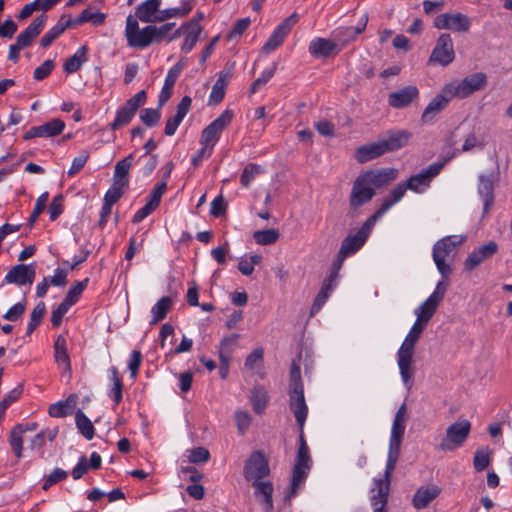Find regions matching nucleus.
<instances>
[{
    "label": "nucleus",
    "mask_w": 512,
    "mask_h": 512,
    "mask_svg": "<svg viewBox=\"0 0 512 512\" xmlns=\"http://www.w3.org/2000/svg\"><path fill=\"white\" fill-rule=\"evenodd\" d=\"M447 287L448 281L441 280L437 283L432 294L418 308L414 310L416 321L428 325L439 304L443 300L447 291Z\"/></svg>",
    "instance_id": "9d476101"
},
{
    "label": "nucleus",
    "mask_w": 512,
    "mask_h": 512,
    "mask_svg": "<svg viewBox=\"0 0 512 512\" xmlns=\"http://www.w3.org/2000/svg\"><path fill=\"white\" fill-rule=\"evenodd\" d=\"M249 400L253 411L260 415L265 411L270 397L268 391L263 386H255L250 392Z\"/></svg>",
    "instance_id": "4c0bfd02"
},
{
    "label": "nucleus",
    "mask_w": 512,
    "mask_h": 512,
    "mask_svg": "<svg viewBox=\"0 0 512 512\" xmlns=\"http://www.w3.org/2000/svg\"><path fill=\"white\" fill-rule=\"evenodd\" d=\"M167 186L165 182H159L150 192L147 202L157 208L161 201L162 196L166 192Z\"/></svg>",
    "instance_id": "69168bd1"
},
{
    "label": "nucleus",
    "mask_w": 512,
    "mask_h": 512,
    "mask_svg": "<svg viewBox=\"0 0 512 512\" xmlns=\"http://www.w3.org/2000/svg\"><path fill=\"white\" fill-rule=\"evenodd\" d=\"M70 305L66 303L64 300L57 306V308L53 309L51 313V323L53 327H59L62 323V319L65 314L70 309Z\"/></svg>",
    "instance_id": "338daca9"
},
{
    "label": "nucleus",
    "mask_w": 512,
    "mask_h": 512,
    "mask_svg": "<svg viewBox=\"0 0 512 512\" xmlns=\"http://www.w3.org/2000/svg\"><path fill=\"white\" fill-rule=\"evenodd\" d=\"M161 118L160 107L156 109L145 108L140 113L141 121L148 127L156 126Z\"/></svg>",
    "instance_id": "13d9d810"
},
{
    "label": "nucleus",
    "mask_w": 512,
    "mask_h": 512,
    "mask_svg": "<svg viewBox=\"0 0 512 512\" xmlns=\"http://www.w3.org/2000/svg\"><path fill=\"white\" fill-rule=\"evenodd\" d=\"M191 98L189 96H184L181 101L177 105L176 114L168 118L165 125V134L167 136H173L187 113L189 112L191 106Z\"/></svg>",
    "instance_id": "c756f323"
},
{
    "label": "nucleus",
    "mask_w": 512,
    "mask_h": 512,
    "mask_svg": "<svg viewBox=\"0 0 512 512\" xmlns=\"http://www.w3.org/2000/svg\"><path fill=\"white\" fill-rule=\"evenodd\" d=\"M440 488L436 485L422 486L413 496L412 504L416 509H423L440 494Z\"/></svg>",
    "instance_id": "72a5a7b5"
},
{
    "label": "nucleus",
    "mask_w": 512,
    "mask_h": 512,
    "mask_svg": "<svg viewBox=\"0 0 512 512\" xmlns=\"http://www.w3.org/2000/svg\"><path fill=\"white\" fill-rule=\"evenodd\" d=\"M36 276V264L31 263L17 264L13 266L4 278V282L7 284H15L22 286L25 284L31 285L34 282Z\"/></svg>",
    "instance_id": "6ab92c4d"
},
{
    "label": "nucleus",
    "mask_w": 512,
    "mask_h": 512,
    "mask_svg": "<svg viewBox=\"0 0 512 512\" xmlns=\"http://www.w3.org/2000/svg\"><path fill=\"white\" fill-rule=\"evenodd\" d=\"M264 351L262 348L254 349L245 360V367L253 370L254 368L262 365Z\"/></svg>",
    "instance_id": "774afa93"
},
{
    "label": "nucleus",
    "mask_w": 512,
    "mask_h": 512,
    "mask_svg": "<svg viewBox=\"0 0 512 512\" xmlns=\"http://www.w3.org/2000/svg\"><path fill=\"white\" fill-rule=\"evenodd\" d=\"M75 422L79 432L87 439L94 437L95 429L91 420L81 411L78 410L75 415Z\"/></svg>",
    "instance_id": "09e8293b"
},
{
    "label": "nucleus",
    "mask_w": 512,
    "mask_h": 512,
    "mask_svg": "<svg viewBox=\"0 0 512 512\" xmlns=\"http://www.w3.org/2000/svg\"><path fill=\"white\" fill-rule=\"evenodd\" d=\"M23 392V386L18 385L17 387L10 390L3 398L0 403V413H3L12 403L17 401Z\"/></svg>",
    "instance_id": "680f3d73"
},
{
    "label": "nucleus",
    "mask_w": 512,
    "mask_h": 512,
    "mask_svg": "<svg viewBox=\"0 0 512 512\" xmlns=\"http://www.w3.org/2000/svg\"><path fill=\"white\" fill-rule=\"evenodd\" d=\"M134 155L129 154L127 157L118 161L115 165L113 182L128 186L129 181L127 175L133 165Z\"/></svg>",
    "instance_id": "79ce46f5"
},
{
    "label": "nucleus",
    "mask_w": 512,
    "mask_h": 512,
    "mask_svg": "<svg viewBox=\"0 0 512 512\" xmlns=\"http://www.w3.org/2000/svg\"><path fill=\"white\" fill-rule=\"evenodd\" d=\"M146 100L147 93L145 90L139 91L128 99L123 106L117 109L115 118L110 124V129L115 131L128 125L134 118L137 110L146 103Z\"/></svg>",
    "instance_id": "1a4fd4ad"
},
{
    "label": "nucleus",
    "mask_w": 512,
    "mask_h": 512,
    "mask_svg": "<svg viewBox=\"0 0 512 512\" xmlns=\"http://www.w3.org/2000/svg\"><path fill=\"white\" fill-rule=\"evenodd\" d=\"M454 99L450 97L445 92V86L442 88L441 92L437 94L427 105L425 110L422 113L421 119L424 123L430 122L434 119V117L440 113L448 103Z\"/></svg>",
    "instance_id": "c85d7f7f"
},
{
    "label": "nucleus",
    "mask_w": 512,
    "mask_h": 512,
    "mask_svg": "<svg viewBox=\"0 0 512 512\" xmlns=\"http://www.w3.org/2000/svg\"><path fill=\"white\" fill-rule=\"evenodd\" d=\"M433 24L440 30L466 33L470 30L471 19L460 12L442 13L435 17Z\"/></svg>",
    "instance_id": "4468645a"
},
{
    "label": "nucleus",
    "mask_w": 512,
    "mask_h": 512,
    "mask_svg": "<svg viewBox=\"0 0 512 512\" xmlns=\"http://www.w3.org/2000/svg\"><path fill=\"white\" fill-rule=\"evenodd\" d=\"M24 433L25 429L23 427V424H19L12 429L10 434L9 444L17 458L22 457Z\"/></svg>",
    "instance_id": "de8ad7c7"
},
{
    "label": "nucleus",
    "mask_w": 512,
    "mask_h": 512,
    "mask_svg": "<svg viewBox=\"0 0 512 512\" xmlns=\"http://www.w3.org/2000/svg\"><path fill=\"white\" fill-rule=\"evenodd\" d=\"M342 265L337 263L336 261L332 264L331 270L329 275L324 279L322 283V287L320 290L331 294V292L335 289L337 286V280L339 277V271L341 269Z\"/></svg>",
    "instance_id": "864d4df0"
},
{
    "label": "nucleus",
    "mask_w": 512,
    "mask_h": 512,
    "mask_svg": "<svg viewBox=\"0 0 512 512\" xmlns=\"http://www.w3.org/2000/svg\"><path fill=\"white\" fill-rule=\"evenodd\" d=\"M477 193L483 201V214L486 215L494 203V180L492 175H479Z\"/></svg>",
    "instance_id": "b1692460"
},
{
    "label": "nucleus",
    "mask_w": 512,
    "mask_h": 512,
    "mask_svg": "<svg viewBox=\"0 0 512 512\" xmlns=\"http://www.w3.org/2000/svg\"><path fill=\"white\" fill-rule=\"evenodd\" d=\"M234 113L230 109L224 110L213 120L201 134L200 144L213 149L220 139L221 133L232 122Z\"/></svg>",
    "instance_id": "f8f14e48"
},
{
    "label": "nucleus",
    "mask_w": 512,
    "mask_h": 512,
    "mask_svg": "<svg viewBox=\"0 0 512 512\" xmlns=\"http://www.w3.org/2000/svg\"><path fill=\"white\" fill-rule=\"evenodd\" d=\"M54 360L65 373L71 372V361L68 354L67 340L65 336L59 335L54 342Z\"/></svg>",
    "instance_id": "473e14b6"
},
{
    "label": "nucleus",
    "mask_w": 512,
    "mask_h": 512,
    "mask_svg": "<svg viewBox=\"0 0 512 512\" xmlns=\"http://www.w3.org/2000/svg\"><path fill=\"white\" fill-rule=\"evenodd\" d=\"M128 186L113 182L111 187L106 191L103 202L109 205H114L122 197L124 190Z\"/></svg>",
    "instance_id": "4d7b16f0"
},
{
    "label": "nucleus",
    "mask_w": 512,
    "mask_h": 512,
    "mask_svg": "<svg viewBox=\"0 0 512 512\" xmlns=\"http://www.w3.org/2000/svg\"><path fill=\"white\" fill-rule=\"evenodd\" d=\"M277 69V63H272V65L265 70L262 71L261 75L251 84L249 92L251 94L256 93L260 89H262L274 76Z\"/></svg>",
    "instance_id": "3c124183"
},
{
    "label": "nucleus",
    "mask_w": 512,
    "mask_h": 512,
    "mask_svg": "<svg viewBox=\"0 0 512 512\" xmlns=\"http://www.w3.org/2000/svg\"><path fill=\"white\" fill-rule=\"evenodd\" d=\"M237 339H238V335H231V336L225 337L219 345V349H218L219 357H221V354H222V356L230 359L231 353L233 351V347L235 346Z\"/></svg>",
    "instance_id": "0e129e2a"
},
{
    "label": "nucleus",
    "mask_w": 512,
    "mask_h": 512,
    "mask_svg": "<svg viewBox=\"0 0 512 512\" xmlns=\"http://www.w3.org/2000/svg\"><path fill=\"white\" fill-rule=\"evenodd\" d=\"M172 299L169 296L160 298L156 304L151 308V320L150 324H156L162 321L170 311L172 307Z\"/></svg>",
    "instance_id": "37998d69"
},
{
    "label": "nucleus",
    "mask_w": 512,
    "mask_h": 512,
    "mask_svg": "<svg viewBox=\"0 0 512 512\" xmlns=\"http://www.w3.org/2000/svg\"><path fill=\"white\" fill-rule=\"evenodd\" d=\"M289 407L293 412L296 422L303 432L304 424L308 415V407L305 401L303 390H289Z\"/></svg>",
    "instance_id": "412c9836"
},
{
    "label": "nucleus",
    "mask_w": 512,
    "mask_h": 512,
    "mask_svg": "<svg viewBox=\"0 0 512 512\" xmlns=\"http://www.w3.org/2000/svg\"><path fill=\"white\" fill-rule=\"evenodd\" d=\"M455 58V51L453 48V41L448 33H442L432 50L429 58V63L439 64L443 67L448 66Z\"/></svg>",
    "instance_id": "2eb2a0df"
},
{
    "label": "nucleus",
    "mask_w": 512,
    "mask_h": 512,
    "mask_svg": "<svg viewBox=\"0 0 512 512\" xmlns=\"http://www.w3.org/2000/svg\"><path fill=\"white\" fill-rule=\"evenodd\" d=\"M471 430V423L468 420H460L452 423L446 430V435L439 444L442 451H454L461 447L467 440Z\"/></svg>",
    "instance_id": "9b49d317"
},
{
    "label": "nucleus",
    "mask_w": 512,
    "mask_h": 512,
    "mask_svg": "<svg viewBox=\"0 0 512 512\" xmlns=\"http://www.w3.org/2000/svg\"><path fill=\"white\" fill-rule=\"evenodd\" d=\"M46 20L47 16L45 15L35 18L30 25L17 36L16 42L19 43V46L24 48L30 46L44 28Z\"/></svg>",
    "instance_id": "7c9ffc66"
},
{
    "label": "nucleus",
    "mask_w": 512,
    "mask_h": 512,
    "mask_svg": "<svg viewBox=\"0 0 512 512\" xmlns=\"http://www.w3.org/2000/svg\"><path fill=\"white\" fill-rule=\"evenodd\" d=\"M462 242V237L453 235L443 237L433 246V260L438 272L441 274L443 280L445 281H447L452 271L450 264L447 263L446 260L454 256L457 246H459Z\"/></svg>",
    "instance_id": "39448f33"
},
{
    "label": "nucleus",
    "mask_w": 512,
    "mask_h": 512,
    "mask_svg": "<svg viewBox=\"0 0 512 512\" xmlns=\"http://www.w3.org/2000/svg\"><path fill=\"white\" fill-rule=\"evenodd\" d=\"M419 95L415 86H406L389 95L388 103L393 108H403L408 106Z\"/></svg>",
    "instance_id": "2f4dec72"
},
{
    "label": "nucleus",
    "mask_w": 512,
    "mask_h": 512,
    "mask_svg": "<svg viewBox=\"0 0 512 512\" xmlns=\"http://www.w3.org/2000/svg\"><path fill=\"white\" fill-rule=\"evenodd\" d=\"M185 66L186 59H181L168 70L158 98V104L160 107H162L171 97L174 85Z\"/></svg>",
    "instance_id": "5701e85b"
},
{
    "label": "nucleus",
    "mask_w": 512,
    "mask_h": 512,
    "mask_svg": "<svg viewBox=\"0 0 512 512\" xmlns=\"http://www.w3.org/2000/svg\"><path fill=\"white\" fill-rule=\"evenodd\" d=\"M362 174L365 175L367 181L375 189L385 187L394 181L398 177V170L396 168H381L368 170Z\"/></svg>",
    "instance_id": "393cba45"
},
{
    "label": "nucleus",
    "mask_w": 512,
    "mask_h": 512,
    "mask_svg": "<svg viewBox=\"0 0 512 512\" xmlns=\"http://www.w3.org/2000/svg\"><path fill=\"white\" fill-rule=\"evenodd\" d=\"M89 157V152L85 150L81 151L80 154L73 159L72 164L67 171V175L69 177H73L74 175L79 173L87 163Z\"/></svg>",
    "instance_id": "bf43d9fd"
},
{
    "label": "nucleus",
    "mask_w": 512,
    "mask_h": 512,
    "mask_svg": "<svg viewBox=\"0 0 512 512\" xmlns=\"http://www.w3.org/2000/svg\"><path fill=\"white\" fill-rule=\"evenodd\" d=\"M88 283H89V279L88 278H85L82 281L76 282L68 290V292H67V294H66V296L64 298V301L66 303H68L70 306H73L74 304H76L77 301L79 300L81 294L83 293V291L87 287Z\"/></svg>",
    "instance_id": "603ef678"
},
{
    "label": "nucleus",
    "mask_w": 512,
    "mask_h": 512,
    "mask_svg": "<svg viewBox=\"0 0 512 512\" xmlns=\"http://www.w3.org/2000/svg\"><path fill=\"white\" fill-rule=\"evenodd\" d=\"M309 53L315 58H327L340 52L335 40L317 37L309 44Z\"/></svg>",
    "instance_id": "a878e982"
},
{
    "label": "nucleus",
    "mask_w": 512,
    "mask_h": 512,
    "mask_svg": "<svg viewBox=\"0 0 512 512\" xmlns=\"http://www.w3.org/2000/svg\"><path fill=\"white\" fill-rule=\"evenodd\" d=\"M65 123L60 119H52L40 126L31 127L23 136L25 140L32 138H49L63 132Z\"/></svg>",
    "instance_id": "4be33fe9"
},
{
    "label": "nucleus",
    "mask_w": 512,
    "mask_h": 512,
    "mask_svg": "<svg viewBox=\"0 0 512 512\" xmlns=\"http://www.w3.org/2000/svg\"><path fill=\"white\" fill-rule=\"evenodd\" d=\"M412 134L406 130L390 131L380 139L385 153L393 152L406 146Z\"/></svg>",
    "instance_id": "cd10ccee"
},
{
    "label": "nucleus",
    "mask_w": 512,
    "mask_h": 512,
    "mask_svg": "<svg viewBox=\"0 0 512 512\" xmlns=\"http://www.w3.org/2000/svg\"><path fill=\"white\" fill-rule=\"evenodd\" d=\"M229 82V75L226 73H220L218 79L212 87V91L209 95V105L220 103L225 96V89Z\"/></svg>",
    "instance_id": "a18cd8bd"
},
{
    "label": "nucleus",
    "mask_w": 512,
    "mask_h": 512,
    "mask_svg": "<svg viewBox=\"0 0 512 512\" xmlns=\"http://www.w3.org/2000/svg\"><path fill=\"white\" fill-rule=\"evenodd\" d=\"M311 468V457L309 448L303 436V432H300L299 447L297 452L296 463L293 468L292 480H291V492L289 497H294L297 494L299 487L305 482L308 473Z\"/></svg>",
    "instance_id": "0eeeda50"
},
{
    "label": "nucleus",
    "mask_w": 512,
    "mask_h": 512,
    "mask_svg": "<svg viewBox=\"0 0 512 512\" xmlns=\"http://www.w3.org/2000/svg\"><path fill=\"white\" fill-rule=\"evenodd\" d=\"M161 0H146L140 3L133 16L144 23H157L160 16Z\"/></svg>",
    "instance_id": "bb28decb"
},
{
    "label": "nucleus",
    "mask_w": 512,
    "mask_h": 512,
    "mask_svg": "<svg viewBox=\"0 0 512 512\" xmlns=\"http://www.w3.org/2000/svg\"><path fill=\"white\" fill-rule=\"evenodd\" d=\"M446 162L432 163L426 169L410 176L406 181L408 189L418 194L424 193L430 187L433 179L440 174Z\"/></svg>",
    "instance_id": "ddd939ff"
},
{
    "label": "nucleus",
    "mask_w": 512,
    "mask_h": 512,
    "mask_svg": "<svg viewBox=\"0 0 512 512\" xmlns=\"http://www.w3.org/2000/svg\"><path fill=\"white\" fill-rule=\"evenodd\" d=\"M385 154L380 139L377 142L360 146L355 151V158L359 163H365Z\"/></svg>",
    "instance_id": "e433bc0d"
},
{
    "label": "nucleus",
    "mask_w": 512,
    "mask_h": 512,
    "mask_svg": "<svg viewBox=\"0 0 512 512\" xmlns=\"http://www.w3.org/2000/svg\"><path fill=\"white\" fill-rule=\"evenodd\" d=\"M87 53L88 49L86 46L78 48V50L64 62V71L67 74L76 73L82 65L88 61Z\"/></svg>",
    "instance_id": "a19ab883"
},
{
    "label": "nucleus",
    "mask_w": 512,
    "mask_h": 512,
    "mask_svg": "<svg viewBox=\"0 0 512 512\" xmlns=\"http://www.w3.org/2000/svg\"><path fill=\"white\" fill-rule=\"evenodd\" d=\"M106 14L94 11L91 7L84 9L74 20L73 25H80L90 22L95 26H100L105 22Z\"/></svg>",
    "instance_id": "c03bdc74"
},
{
    "label": "nucleus",
    "mask_w": 512,
    "mask_h": 512,
    "mask_svg": "<svg viewBox=\"0 0 512 512\" xmlns=\"http://www.w3.org/2000/svg\"><path fill=\"white\" fill-rule=\"evenodd\" d=\"M192 10V3L190 1H183L181 7H174L165 10H160L158 22H163L173 17H183Z\"/></svg>",
    "instance_id": "8fccbe9b"
},
{
    "label": "nucleus",
    "mask_w": 512,
    "mask_h": 512,
    "mask_svg": "<svg viewBox=\"0 0 512 512\" xmlns=\"http://www.w3.org/2000/svg\"><path fill=\"white\" fill-rule=\"evenodd\" d=\"M234 419L238 428V431L241 434H244L246 430L249 428L252 417L249 412L245 410H237L234 415Z\"/></svg>",
    "instance_id": "e2e57ef3"
},
{
    "label": "nucleus",
    "mask_w": 512,
    "mask_h": 512,
    "mask_svg": "<svg viewBox=\"0 0 512 512\" xmlns=\"http://www.w3.org/2000/svg\"><path fill=\"white\" fill-rule=\"evenodd\" d=\"M298 19V14L292 13L289 17L285 18L280 24H278L264 44L262 51L268 54L277 49L283 43L292 27L298 22Z\"/></svg>",
    "instance_id": "f3484780"
},
{
    "label": "nucleus",
    "mask_w": 512,
    "mask_h": 512,
    "mask_svg": "<svg viewBox=\"0 0 512 512\" xmlns=\"http://www.w3.org/2000/svg\"><path fill=\"white\" fill-rule=\"evenodd\" d=\"M73 26L72 19L66 15L61 16L58 22L50 28L41 38L42 47H49L68 27Z\"/></svg>",
    "instance_id": "c9c22d12"
},
{
    "label": "nucleus",
    "mask_w": 512,
    "mask_h": 512,
    "mask_svg": "<svg viewBox=\"0 0 512 512\" xmlns=\"http://www.w3.org/2000/svg\"><path fill=\"white\" fill-rule=\"evenodd\" d=\"M375 223L376 220L370 216L355 234H349L342 241L337 259L335 261L342 265L348 256L356 253L365 244Z\"/></svg>",
    "instance_id": "6e6552de"
},
{
    "label": "nucleus",
    "mask_w": 512,
    "mask_h": 512,
    "mask_svg": "<svg viewBox=\"0 0 512 512\" xmlns=\"http://www.w3.org/2000/svg\"><path fill=\"white\" fill-rule=\"evenodd\" d=\"M202 31V27L200 23H198V20L195 18H192L189 21V28L184 34V41L181 45V51L184 53L190 52L196 45L200 34Z\"/></svg>",
    "instance_id": "58836bf2"
},
{
    "label": "nucleus",
    "mask_w": 512,
    "mask_h": 512,
    "mask_svg": "<svg viewBox=\"0 0 512 512\" xmlns=\"http://www.w3.org/2000/svg\"><path fill=\"white\" fill-rule=\"evenodd\" d=\"M279 232L276 229H267L256 231L253 235L257 244L270 245L279 239Z\"/></svg>",
    "instance_id": "6e6d98bb"
},
{
    "label": "nucleus",
    "mask_w": 512,
    "mask_h": 512,
    "mask_svg": "<svg viewBox=\"0 0 512 512\" xmlns=\"http://www.w3.org/2000/svg\"><path fill=\"white\" fill-rule=\"evenodd\" d=\"M406 190H409L406 183H400L394 187L390 192V197L383 201L380 208L371 216L376 221L383 217V215L396 203H398L405 195Z\"/></svg>",
    "instance_id": "f704fd0d"
},
{
    "label": "nucleus",
    "mask_w": 512,
    "mask_h": 512,
    "mask_svg": "<svg viewBox=\"0 0 512 512\" xmlns=\"http://www.w3.org/2000/svg\"><path fill=\"white\" fill-rule=\"evenodd\" d=\"M367 22L368 15L365 13L360 17L355 27H339L332 32V37L340 51L365 30Z\"/></svg>",
    "instance_id": "a211bd4d"
},
{
    "label": "nucleus",
    "mask_w": 512,
    "mask_h": 512,
    "mask_svg": "<svg viewBox=\"0 0 512 512\" xmlns=\"http://www.w3.org/2000/svg\"><path fill=\"white\" fill-rule=\"evenodd\" d=\"M261 172V167L259 165H256V164H248L242 174H241V178H240V182L242 184V186L244 187H249V185L251 184V182L254 180V178Z\"/></svg>",
    "instance_id": "052dcab7"
},
{
    "label": "nucleus",
    "mask_w": 512,
    "mask_h": 512,
    "mask_svg": "<svg viewBox=\"0 0 512 512\" xmlns=\"http://www.w3.org/2000/svg\"><path fill=\"white\" fill-rule=\"evenodd\" d=\"M406 414V404L403 403L396 412L393 420L384 477L374 479V488L372 489L373 495L371 496V505L387 504L390 479L395 469L396 463L398 461L400 446L405 432Z\"/></svg>",
    "instance_id": "f257e3e1"
},
{
    "label": "nucleus",
    "mask_w": 512,
    "mask_h": 512,
    "mask_svg": "<svg viewBox=\"0 0 512 512\" xmlns=\"http://www.w3.org/2000/svg\"><path fill=\"white\" fill-rule=\"evenodd\" d=\"M375 195V191L370 183L365 178V175L362 173L355 179L350 197L349 204L353 210H357L364 204L368 203L373 196Z\"/></svg>",
    "instance_id": "dca6fc26"
},
{
    "label": "nucleus",
    "mask_w": 512,
    "mask_h": 512,
    "mask_svg": "<svg viewBox=\"0 0 512 512\" xmlns=\"http://www.w3.org/2000/svg\"><path fill=\"white\" fill-rule=\"evenodd\" d=\"M427 325L415 321L397 352V364L404 386L410 390L413 385V356L415 345Z\"/></svg>",
    "instance_id": "20e7f679"
},
{
    "label": "nucleus",
    "mask_w": 512,
    "mask_h": 512,
    "mask_svg": "<svg viewBox=\"0 0 512 512\" xmlns=\"http://www.w3.org/2000/svg\"><path fill=\"white\" fill-rule=\"evenodd\" d=\"M269 475V458L263 451H253L244 463L243 476L246 481L252 483L255 495L263 498L262 503L266 512L273 509V484L270 481H262Z\"/></svg>",
    "instance_id": "f03ea898"
},
{
    "label": "nucleus",
    "mask_w": 512,
    "mask_h": 512,
    "mask_svg": "<svg viewBox=\"0 0 512 512\" xmlns=\"http://www.w3.org/2000/svg\"><path fill=\"white\" fill-rule=\"evenodd\" d=\"M109 380L111 387L108 391V396L112 399L115 405H118L123 398V383L117 367L111 366L108 370Z\"/></svg>",
    "instance_id": "ea45409f"
},
{
    "label": "nucleus",
    "mask_w": 512,
    "mask_h": 512,
    "mask_svg": "<svg viewBox=\"0 0 512 512\" xmlns=\"http://www.w3.org/2000/svg\"><path fill=\"white\" fill-rule=\"evenodd\" d=\"M491 462V453L488 448H480L476 450L473 458V466L477 472L486 469Z\"/></svg>",
    "instance_id": "5fc2aeb1"
},
{
    "label": "nucleus",
    "mask_w": 512,
    "mask_h": 512,
    "mask_svg": "<svg viewBox=\"0 0 512 512\" xmlns=\"http://www.w3.org/2000/svg\"><path fill=\"white\" fill-rule=\"evenodd\" d=\"M487 85L485 73L478 72L462 80H452L445 85V92L453 98L465 99Z\"/></svg>",
    "instance_id": "423d86ee"
},
{
    "label": "nucleus",
    "mask_w": 512,
    "mask_h": 512,
    "mask_svg": "<svg viewBox=\"0 0 512 512\" xmlns=\"http://www.w3.org/2000/svg\"><path fill=\"white\" fill-rule=\"evenodd\" d=\"M74 405L75 400L72 397H69L65 401H59L50 405L48 412L52 417H65L73 412Z\"/></svg>",
    "instance_id": "49530a36"
},
{
    "label": "nucleus",
    "mask_w": 512,
    "mask_h": 512,
    "mask_svg": "<svg viewBox=\"0 0 512 512\" xmlns=\"http://www.w3.org/2000/svg\"><path fill=\"white\" fill-rule=\"evenodd\" d=\"M499 249L498 244L495 241H489L484 245L473 250L465 260V269L468 271L474 270L485 260L491 258L497 253Z\"/></svg>",
    "instance_id": "aec40b11"
},
{
    "label": "nucleus",
    "mask_w": 512,
    "mask_h": 512,
    "mask_svg": "<svg viewBox=\"0 0 512 512\" xmlns=\"http://www.w3.org/2000/svg\"><path fill=\"white\" fill-rule=\"evenodd\" d=\"M175 27V23H165L160 27L148 25L140 29L136 18L128 15L126 18L125 37L129 47L144 49L154 42L168 39V33Z\"/></svg>",
    "instance_id": "7ed1b4c3"
}]
</instances>
